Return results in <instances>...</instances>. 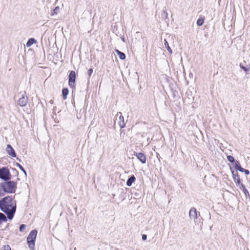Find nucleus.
<instances>
[{
    "mask_svg": "<svg viewBox=\"0 0 250 250\" xmlns=\"http://www.w3.org/2000/svg\"><path fill=\"white\" fill-rule=\"evenodd\" d=\"M0 208L7 215L8 218L11 220L16 211V202L10 196L4 197L0 200Z\"/></svg>",
    "mask_w": 250,
    "mask_h": 250,
    "instance_id": "nucleus-1",
    "label": "nucleus"
},
{
    "mask_svg": "<svg viewBox=\"0 0 250 250\" xmlns=\"http://www.w3.org/2000/svg\"><path fill=\"white\" fill-rule=\"evenodd\" d=\"M37 231L36 230H32L27 238V243L31 250H34L35 242L36 239Z\"/></svg>",
    "mask_w": 250,
    "mask_h": 250,
    "instance_id": "nucleus-2",
    "label": "nucleus"
},
{
    "mask_svg": "<svg viewBox=\"0 0 250 250\" xmlns=\"http://www.w3.org/2000/svg\"><path fill=\"white\" fill-rule=\"evenodd\" d=\"M4 193H12L15 191L16 183L13 181L6 182L2 183Z\"/></svg>",
    "mask_w": 250,
    "mask_h": 250,
    "instance_id": "nucleus-3",
    "label": "nucleus"
},
{
    "mask_svg": "<svg viewBox=\"0 0 250 250\" xmlns=\"http://www.w3.org/2000/svg\"><path fill=\"white\" fill-rule=\"evenodd\" d=\"M0 178L5 181L10 179L11 175L8 169L6 167H2L0 169Z\"/></svg>",
    "mask_w": 250,
    "mask_h": 250,
    "instance_id": "nucleus-4",
    "label": "nucleus"
},
{
    "mask_svg": "<svg viewBox=\"0 0 250 250\" xmlns=\"http://www.w3.org/2000/svg\"><path fill=\"white\" fill-rule=\"evenodd\" d=\"M232 176L234 181L235 182L236 186L239 187L240 188H244L245 187L242 183L239 175L237 172L234 174V171H232Z\"/></svg>",
    "mask_w": 250,
    "mask_h": 250,
    "instance_id": "nucleus-5",
    "label": "nucleus"
},
{
    "mask_svg": "<svg viewBox=\"0 0 250 250\" xmlns=\"http://www.w3.org/2000/svg\"><path fill=\"white\" fill-rule=\"evenodd\" d=\"M116 121L118 122L120 126L122 128L124 127L125 125V122L124 117L123 113L119 112L116 116Z\"/></svg>",
    "mask_w": 250,
    "mask_h": 250,
    "instance_id": "nucleus-6",
    "label": "nucleus"
},
{
    "mask_svg": "<svg viewBox=\"0 0 250 250\" xmlns=\"http://www.w3.org/2000/svg\"><path fill=\"white\" fill-rule=\"evenodd\" d=\"M76 79V73L74 71H71L69 75V85L72 87L74 85Z\"/></svg>",
    "mask_w": 250,
    "mask_h": 250,
    "instance_id": "nucleus-7",
    "label": "nucleus"
},
{
    "mask_svg": "<svg viewBox=\"0 0 250 250\" xmlns=\"http://www.w3.org/2000/svg\"><path fill=\"white\" fill-rule=\"evenodd\" d=\"M134 155L143 164H145L146 162V157L144 154L142 153H137L135 152Z\"/></svg>",
    "mask_w": 250,
    "mask_h": 250,
    "instance_id": "nucleus-8",
    "label": "nucleus"
},
{
    "mask_svg": "<svg viewBox=\"0 0 250 250\" xmlns=\"http://www.w3.org/2000/svg\"><path fill=\"white\" fill-rule=\"evenodd\" d=\"M7 153L12 157H15L16 155V153L10 145H7L6 149Z\"/></svg>",
    "mask_w": 250,
    "mask_h": 250,
    "instance_id": "nucleus-9",
    "label": "nucleus"
},
{
    "mask_svg": "<svg viewBox=\"0 0 250 250\" xmlns=\"http://www.w3.org/2000/svg\"><path fill=\"white\" fill-rule=\"evenodd\" d=\"M27 103V98L24 96L23 94L21 95L19 101V104L21 106H24L26 105Z\"/></svg>",
    "mask_w": 250,
    "mask_h": 250,
    "instance_id": "nucleus-10",
    "label": "nucleus"
},
{
    "mask_svg": "<svg viewBox=\"0 0 250 250\" xmlns=\"http://www.w3.org/2000/svg\"><path fill=\"white\" fill-rule=\"evenodd\" d=\"M189 215L190 219L195 220L197 218V211L195 208H192L189 210Z\"/></svg>",
    "mask_w": 250,
    "mask_h": 250,
    "instance_id": "nucleus-11",
    "label": "nucleus"
},
{
    "mask_svg": "<svg viewBox=\"0 0 250 250\" xmlns=\"http://www.w3.org/2000/svg\"><path fill=\"white\" fill-rule=\"evenodd\" d=\"M159 18H161L162 20L166 21L168 19V14L166 9H164L161 12Z\"/></svg>",
    "mask_w": 250,
    "mask_h": 250,
    "instance_id": "nucleus-12",
    "label": "nucleus"
},
{
    "mask_svg": "<svg viewBox=\"0 0 250 250\" xmlns=\"http://www.w3.org/2000/svg\"><path fill=\"white\" fill-rule=\"evenodd\" d=\"M135 179L136 178L133 175L131 176V177L129 178L126 182L127 186L128 187H130L132 185V183L135 182Z\"/></svg>",
    "mask_w": 250,
    "mask_h": 250,
    "instance_id": "nucleus-13",
    "label": "nucleus"
},
{
    "mask_svg": "<svg viewBox=\"0 0 250 250\" xmlns=\"http://www.w3.org/2000/svg\"><path fill=\"white\" fill-rule=\"evenodd\" d=\"M115 51H116V52L117 53V54H118V57H119V58H120V59H121V60H124V59H125V54L124 53H123V52H122L120 51L119 50H117V49H116V50H115Z\"/></svg>",
    "mask_w": 250,
    "mask_h": 250,
    "instance_id": "nucleus-14",
    "label": "nucleus"
},
{
    "mask_svg": "<svg viewBox=\"0 0 250 250\" xmlns=\"http://www.w3.org/2000/svg\"><path fill=\"white\" fill-rule=\"evenodd\" d=\"M234 166L236 169L239 171H243V168L240 166L239 162L237 161H235Z\"/></svg>",
    "mask_w": 250,
    "mask_h": 250,
    "instance_id": "nucleus-15",
    "label": "nucleus"
},
{
    "mask_svg": "<svg viewBox=\"0 0 250 250\" xmlns=\"http://www.w3.org/2000/svg\"><path fill=\"white\" fill-rule=\"evenodd\" d=\"M164 45H165V47L167 48L168 52L170 54H171L172 53V49L169 47V46L168 45V43L166 39L164 40Z\"/></svg>",
    "mask_w": 250,
    "mask_h": 250,
    "instance_id": "nucleus-16",
    "label": "nucleus"
},
{
    "mask_svg": "<svg viewBox=\"0 0 250 250\" xmlns=\"http://www.w3.org/2000/svg\"><path fill=\"white\" fill-rule=\"evenodd\" d=\"M36 42V40L33 38L30 39L26 43V46L29 47L31 46L34 43Z\"/></svg>",
    "mask_w": 250,
    "mask_h": 250,
    "instance_id": "nucleus-17",
    "label": "nucleus"
},
{
    "mask_svg": "<svg viewBox=\"0 0 250 250\" xmlns=\"http://www.w3.org/2000/svg\"><path fill=\"white\" fill-rule=\"evenodd\" d=\"M6 221L7 219L5 215L0 212V224L2 222H6Z\"/></svg>",
    "mask_w": 250,
    "mask_h": 250,
    "instance_id": "nucleus-18",
    "label": "nucleus"
},
{
    "mask_svg": "<svg viewBox=\"0 0 250 250\" xmlns=\"http://www.w3.org/2000/svg\"><path fill=\"white\" fill-rule=\"evenodd\" d=\"M68 93V90L67 88H63L62 90V94L64 99L66 98V96Z\"/></svg>",
    "mask_w": 250,
    "mask_h": 250,
    "instance_id": "nucleus-19",
    "label": "nucleus"
},
{
    "mask_svg": "<svg viewBox=\"0 0 250 250\" xmlns=\"http://www.w3.org/2000/svg\"><path fill=\"white\" fill-rule=\"evenodd\" d=\"M3 189L2 184L0 183V197L3 196L5 194Z\"/></svg>",
    "mask_w": 250,
    "mask_h": 250,
    "instance_id": "nucleus-20",
    "label": "nucleus"
},
{
    "mask_svg": "<svg viewBox=\"0 0 250 250\" xmlns=\"http://www.w3.org/2000/svg\"><path fill=\"white\" fill-rule=\"evenodd\" d=\"M59 11H60V8L59 6H57L56 7L53 11V12L52 13V15H54V14H57L59 12Z\"/></svg>",
    "mask_w": 250,
    "mask_h": 250,
    "instance_id": "nucleus-21",
    "label": "nucleus"
},
{
    "mask_svg": "<svg viewBox=\"0 0 250 250\" xmlns=\"http://www.w3.org/2000/svg\"><path fill=\"white\" fill-rule=\"evenodd\" d=\"M227 159L229 162H231V163L235 162L234 157L231 155L228 156Z\"/></svg>",
    "mask_w": 250,
    "mask_h": 250,
    "instance_id": "nucleus-22",
    "label": "nucleus"
},
{
    "mask_svg": "<svg viewBox=\"0 0 250 250\" xmlns=\"http://www.w3.org/2000/svg\"><path fill=\"white\" fill-rule=\"evenodd\" d=\"M197 24L199 26H201L203 24V19L199 18L197 21Z\"/></svg>",
    "mask_w": 250,
    "mask_h": 250,
    "instance_id": "nucleus-23",
    "label": "nucleus"
},
{
    "mask_svg": "<svg viewBox=\"0 0 250 250\" xmlns=\"http://www.w3.org/2000/svg\"><path fill=\"white\" fill-rule=\"evenodd\" d=\"M11 247L9 245H4L2 248V250H11Z\"/></svg>",
    "mask_w": 250,
    "mask_h": 250,
    "instance_id": "nucleus-24",
    "label": "nucleus"
},
{
    "mask_svg": "<svg viewBox=\"0 0 250 250\" xmlns=\"http://www.w3.org/2000/svg\"><path fill=\"white\" fill-rule=\"evenodd\" d=\"M26 228V226L24 224H22L20 226V230L21 231H23Z\"/></svg>",
    "mask_w": 250,
    "mask_h": 250,
    "instance_id": "nucleus-25",
    "label": "nucleus"
},
{
    "mask_svg": "<svg viewBox=\"0 0 250 250\" xmlns=\"http://www.w3.org/2000/svg\"><path fill=\"white\" fill-rule=\"evenodd\" d=\"M17 166L26 175V173L23 167L19 164H17Z\"/></svg>",
    "mask_w": 250,
    "mask_h": 250,
    "instance_id": "nucleus-26",
    "label": "nucleus"
},
{
    "mask_svg": "<svg viewBox=\"0 0 250 250\" xmlns=\"http://www.w3.org/2000/svg\"><path fill=\"white\" fill-rule=\"evenodd\" d=\"M241 172H244L246 175H249L250 174V171L248 169H245L243 168V171H240Z\"/></svg>",
    "mask_w": 250,
    "mask_h": 250,
    "instance_id": "nucleus-27",
    "label": "nucleus"
},
{
    "mask_svg": "<svg viewBox=\"0 0 250 250\" xmlns=\"http://www.w3.org/2000/svg\"><path fill=\"white\" fill-rule=\"evenodd\" d=\"M93 72V69L92 68H90L88 71H87V73H88V76L89 77H90L91 74Z\"/></svg>",
    "mask_w": 250,
    "mask_h": 250,
    "instance_id": "nucleus-28",
    "label": "nucleus"
},
{
    "mask_svg": "<svg viewBox=\"0 0 250 250\" xmlns=\"http://www.w3.org/2000/svg\"><path fill=\"white\" fill-rule=\"evenodd\" d=\"M147 238V236L146 234H143L142 235V240H146Z\"/></svg>",
    "mask_w": 250,
    "mask_h": 250,
    "instance_id": "nucleus-29",
    "label": "nucleus"
},
{
    "mask_svg": "<svg viewBox=\"0 0 250 250\" xmlns=\"http://www.w3.org/2000/svg\"><path fill=\"white\" fill-rule=\"evenodd\" d=\"M242 68L245 71H248V69L247 68H246V67H242Z\"/></svg>",
    "mask_w": 250,
    "mask_h": 250,
    "instance_id": "nucleus-30",
    "label": "nucleus"
},
{
    "mask_svg": "<svg viewBox=\"0 0 250 250\" xmlns=\"http://www.w3.org/2000/svg\"><path fill=\"white\" fill-rule=\"evenodd\" d=\"M55 122H56V123L59 122V121H56V120H55Z\"/></svg>",
    "mask_w": 250,
    "mask_h": 250,
    "instance_id": "nucleus-31",
    "label": "nucleus"
},
{
    "mask_svg": "<svg viewBox=\"0 0 250 250\" xmlns=\"http://www.w3.org/2000/svg\"><path fill=\"white\" fill-rule=\"evenodd\" d=\"M122 40H123V41H125V40H124V38H123V39H122Z\"/></svg>",
    "mask_w": 250,
    "mask_h": 250,
    "instance_id": "nucleus-32",
    "label": "nucleus"
}]
</instances>
